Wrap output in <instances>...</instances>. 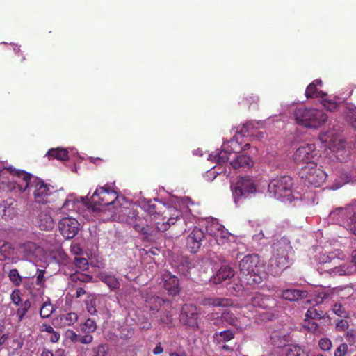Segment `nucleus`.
<instances>
[{"label":"nucleus","instance_id":"nucleus-1","mask_svg":"<svg viewBox=\"0 0 356 356\" xmlns=\"http://www.w3.org/2000/svg\"><path fill=\"white\" fill-rule=\"evenodd\" d=\"M33 175L13 166L0 170V189L4 191L24 193L29 188Z\"/></svg>","mask_w":356,"mask_h":356},{"label":"nucleus","instance_id":"nucleus-2","mask_svg":"<svg viewBox=\"0 0 356 356\" xmlns=\"http://www.w3.org/2000/svg\"><path fill=\"white\" fill-rule=\"evenodd\" d=\"M240 280L243 284L254 287L261 284L266 274L257 254L245 255L239 263Z\"/></svg>","mask_w":356,"mask_h":356},{"label":"nucleus","instance_id":"nucleus-3","mask_svg":"<svg viewBox=\"0 0 356 356\" xmlns=\"http://www.w3.org/2000/svg\"><path fill=\"white\" fill-rule=\"evenodd\" d=\"M293 250L289 243L274 245V253L270 259L269 270L273 276L280 275L292 264Z\"/></svg>","mask_w":356,"mask_h":356},{"label":"nucleus","instance_id":"nucleus-4","mask_svg":"<svg viewBox=\"0 0 356 356\" xmlns=\"http://www.w3.org/2000/svg\"><path fill=\"white\" fill-rule=\"evenodd\" d=\"M296 123L310 129H317L327 120V115L322 110L309 107H298L293 111Z\"/></svg>","mask_w":356,"mask_h":356},{"label":"nucleus","instance_id":"nucleus-5","mask_svg":"<svg viewBox=\"0 0 356 356\" xmlns=\"http://www.w3.org/2000/svg\"><path fill=\"white\" fill-rule=\"evenodd\" d=\"M293 186L292 177L283 175L276 177L270 181L268 191L277 200L291 203L293 199L291 191Z\"/></svg>","mask_w":356,"mask_h":356},{"label":"nucleus","instance_id":"nucleus-6","mask_svg":"<svg viewBox=\"0 0 356 356\" xmlns=\"http://www.w3.org/2000/svg\"><path fill=\"white\" fill-rule=\"evenodd\" d=\"M330 217L356 235V200L345 207H339L331 211Z\"/></svg>","mask_w":356,"mask_h":356},{"label":"nucleus","instance_id":"nucleus-7","mask_svg":"<svg viewBox=\"0 0 356 356\" xmlns=\"http://www.w3.org/2000/svg\"><path fill=\"white\" fill-rule=\"evenodd\" d=\"M118 194L107 186L97 188L91 197V204L93 210H99V207L113 205L119 204Z\"/></svg>","mask_w":356,"mask_h":356},{"label":"nucleus","instance_id":"nucleus-8","mask_svg":"<svg viewBox=\"0 0 356 356\" xmlns=\"http://www.w3.org/2000/svg\"><path fill=\"white\" fill-rule=\"evenodd\" d=\"M34 188V200L39 204H47L54 200V197L57 195L54 191V187L45 183L42 179L33 176L30 181V186Z\"/></svg>","mask_w":356,"mask_h":356},{"label":"nucleus","instance_id":"nucleus-9","mask_svg":"<svg viewBox=\"0 0 356 356\" xmlns=\"http://www.w3.org/2000/svg\"><path fill=\"white\" fill-rule=\"evenodd\" d=\"M300 176L305 180V184L314 187H318L323 184L327 177L325 172L317 168L315 163H310L303 166L300 171Z\"/></svg>","mask_w":356,"mask_h":356},{"label":"nucleus","instance_id":"nucleus-10","mask_svg":"<svg viewBox=\"0 0 356 356\" xmlns=\"http://www.w3.org/2000/svg\"><path fill=\"white\" fill-rule=\"evenodd\" d=\"M232 191L234 202L237 203L242 198L248 197L250 195L255 193L257 186L252 178L242 177L238 179L234 186H232Z\"/></svg>","mask_w":356,"mask_h":356},{"label":"nucleus","instance_id":"nucleus-11","mask_svg":"<svg viewBox=\"0 0 356 356\" xmlns=\"http://www.w3.org/2000/svg\"><path fill=\"white\" fill-rule=\"evenodd\" d=\"M127 221L134 229L144 236V239L149 241L156 233V229L147 224V219L140 216L136 211L129 213Z\"/></svg>","mask_w":356,"mask_h":356},{"label":"nucleus","instance_id":"nucleus-12","mask_svg":"<svg viewBox=\"0 0 356 356\" xmlns=\"http://www.w3.org/2000/svg\"><path fill=\"white\" fill-rule=\"evenodd\" d=\"M200 314L197 307L193 304H184L179 315L180 322L186 327L193 330L199 329Z\"/></svg>","mask_w":356,"mask_h":356},{"label":"nucleus","instance_id":"nucleus-13","mask_svg":"<svg viewBox=\"0 0 356 356\" xmlns=\"http://www.w3.org/2000/svg\"><path fill=\"white\" fill-rule=\"evenodd\" d=\"M159 285L170 296L179 295L181 291L179 278L169 271H164L162 273Z\"/></svg>","mask_w":356,"mask_h":356},{"label":"nucleus","instance_id":"nucleus-14","mask_svg":"<svg viewBox=\"0 0 356 356\" xmlns=\"http://www.w3.org/2000/svg\"><path fill=\"white\" fill-rule=\"evenodd\" d=\"M145 300V306L155 313L159 311L161 307L172 308V302L167 298H163L152 291H146L143 296Z\"/></svg>","mask_w":356,"mask_h":356},{"label":"nucleus","instance_id":"nucleus-15","mask_svg":"<svg viewBox=\"0 0 356 356\" xmlns=\"http://www.w3.org/2000/svg\"><path fill=\"white\" fill-rule=\"evenodd\" d=\"M58 229L64 238L72 239L78 233L79 223L75 218H63L58 222Z\"/></svg>","mask_w":356,"mask_h":356},{"label":"nucleus","instance_id":"nucleus-16","mask_svg":"<svg viewBox=\"0 0 356 356\" xmlns=\"http://www.w3.org/2000/svg\"><path fill=\"white\" fill-rule=\"evenodd\" d=\"M316 146L314 143H307L299 147L293 154V159L296 163H306V165L313 163L312 160L316 154Z\"/></svg>","mask_w":356,"mask_h":356},{"label":"nucleus","instance_id":"nucleus-17","mask_svg":"<svg viewBox=\"0 0 356 356\" xmlns=\"http://www.w3.org/2000/svg\"><path fill=\"white\" fill-rule=\"evenodd\" d=\"M204 233L200 228L195 227L187 237L186 247L192 253H196L202 245Z\"/></svg>","mask_w":356,"mask_h":356},{"label":"nucleus","instance_id":"nucleus-18","mask_svg":"<svg viewBox=\"0 0 356 356\" xmlns=\"http://www.w3.org/2000/svg\"><path fill=\"white\" fill-rule=\"evenodd\" d=\"M323 87V82L321 79L314 80L306 88L305 96L307 99H322L327 95L321 88Z\"/></svg>","mask_w":356,"mask_h":356},{"label":"nucleus","instance_id":"nucleus-19","mask_svg":"<svg viewBox=\"0 0 356 356\" xmlns=\"http://www.w3.org/2000/svg\"><path fill=\"white\" fill-rule=\"evenodd\" d=\"M169 211H172V213L170 214V217L168 218L166 221H163V222H156L155 226L156 232H165L168 230L171 227L172 225L175 224V222L177 221L179 217L181 215L180 211L175 209H170Z\"/></svg>","mask_w":356,"mask_h":356},{"label":"nucleus","instance_id":"nucleus-20","mask_svg":"<svg viewBox=\"0 0 356 356\" xmlns=\"http://www.w3.org/2000/svg\"><path fill=\"white\" fill-rule=\"evenodd\" d=\"M234 275V270L232 268L229 266H222L212 277V281L215 284H219L223 281L232 277Z\"/></svg>","mask_w":356,"mask_h":356},{"label":"nucleus","instance_id":"nucleus-21","mask_svg":"<svg viewBox=\"0 0 356 356\" xmlns=\"http://www.w3.org/2000/svg\"><path fill=\"white\" fill-rule=\"evenodd\" d=\"M308 292L300 289H286L282 291L281 297L289 301H298L307 297Z\"/></svg>","mask_w":356,"mask_h":356},{"label":"nucleus","instance_id":"nucleus-22","mask_svg":"<svg viewBox=\"0 0 356 356\" xmlns=\"http://www.w3.org/2000/svg\"><path fill=\"white\" fill-rule=\"evenodd\" d=\"M236 332L232 329L226 330L216 332L213 334V341L217 345H221L222 343H226L235 338Z\"/></svg>","mask_w":356,"mask_h":356},{"label":"nucleus","instance_id":"nucleus-23","mask_svg":"<svg viewBox=\"0 0 356 356\" xmlns=\"http://www.w3.org/2000/svg\"><path fill=\"white\" fill-rule=\"evenodd\" d=\"M254 162L250 156L245 154L237 156L230 162V165L234 169H239L241 168H250L253 165Z\"/></svg>","mask_w":356,"mask_h":356},{"label":"nucleus","instance_id":"nucleus-24","mask_svg":"<svg viewBox=\"0 0 356 356\" xmlns=\"http://www.w3.org/2000/svg\"><path fill=\"white\" fill-rule=\"evenodd\" d=\"M38 226L42 230L49 231L54 228V221L49 213L43 211L38 216Z\"/></svg>","mask_w":356,"mask_h":356},{"label":"nucleus","instance_id":"nucleus-25","mask_svg":"<svg viewBox=\"0 0 356 356\" xmlns=\"http://www.w3.org/2000/svg\"><path fill=\"white\" fill-rule=\"evenodd\" d=\"M202 304L208 307H228L232 301L228 298L209 297L204 299Z\"/></svg>","mask_w":356,"mask_h":356},{"label":"nucleus","instance_id":"nucleus-26","mask_svg":"<svg viewBox=\"0 0 356 356\" xmlns=\"http://www.w3.org/2000/svg\"><path fill=\"white\" fill-rule=\"evenodd\" d=\"M269 296L258 293L251 298L250 303L254 307L266 309L269 306Z\"/></svg>","mask_w":356,"mask_h":356},{"label":"nucleus","instance_id":"nucleus-27","mask_svg":"<svg viewBox=\"0 0 356 356\" xmlns=\"http://www.w3.org/2000/svg\"><path fill=\"white\" fill-rule=\"evenodd\" d=\"M38 248L39 247L35 243L27 241L20 245L19 251L26 259H29L35 255Z\"/></svg>","mask_w":356,"mask_h":356},{"label":"nucleus","instance_id":"nucleus-28","mask_svg":"<svg viewBox=\"0 0 356 356\" xmlns=\"http://www.w3.org/2000/svg\"><path fill=\"white\" fill-rule=\"evenodd\" d=\"M321 103L323 107L330 112H334L339 109L341 103L336 100V98H331L325 96L321 99Z\"/></svg>","mask_w":356,"mask_h":356},{"label":"nucleus","instance_id":"nucleus-29","mask_svg":"<svg viewBox=\"0 0 356 356\" xmlns=\"http://www.w3.org/2000/svg\"><path fill=\"white\" fill-rule=\"evenodd\" d=\"M220 318L222 322H226L227 323L232 326H234L236 329H242L238 325V318L229 310L224 311L221 314Z\"/></svg>","mask_w":356,"mask_h":356},{"label":"nucleus","instance_id":"nucleus-30","mask_svg":"<svg viewBox=\"0 0 356 356\" xmlns=\"http://www.w3.org/2000/svg\"><path fill=\"white\" fill-rule=\"evenodd\" d=\"M100 280L111 289H117L120 287V282L113 275L102 273L100 275Z\"/></svg>","mask_w":356,"mask_h":356},{"label":"nucleus","instance_id":"nucleus-31","mask_svg":"<svg viewBox=\"0 0 356 356\" xmlns=\"http://www.w3.org/2000/svg\"><path fill=\"white\" fill-rule=\"evenodd\" d=\"M259 97L254 94H245L240 98L239 104L244 106L250 108L251 106L257 105Z\"/></svg>","mask_w":356,"mask_h":356},{"label":"nucleus","instance_id":"nucleus-32","mask_svg":"<svg viewBox=\"0 0 356 356\" xmlns=\"http://www.w3.org/2000/svg\"><path fill=\"white\" fill-rule=\"evenodd\" d=\"M49 159L65 161L68 159V152L63 148L51 149L47 154Z\"/></svg>","mask_w":356,"mask_h":356},{"label":"nucleus","instance_id":"nucleus-33","mask_svg":"<svg viewBox=\"0 0 356 356\" xmlns=\"http://www.w3.org/2000/svg\"><path fill=\"white\" fill-rule=\"evenodd\" d=\"M61 326H70L78 321V315L74 312H69L59 316Z\"/></svg>","mask_w":356,"mask_h":356},{"label":"nucleus","instance_id":"nucleus-34","mask_svg":"<svg viewBox=\"0 0 356 356\" xmlns=\"http://www.w3.org/2000/svg\"><path fill=\"white\" fill-rule=\"evenodd\" d=\"M14 253L13 245L8 242H5L0 247V261L10 259Z\"/></svg>","mask_w":356,"mask_h":356},{"label":"nucleus","instance_id":"nucleus-35","mask_svg":"<svg viewBox=\"0 0 356 356\" xmlns=\"http://www.w3.org/2000/svg\"><path fill=\"white\" fill-rule=\"evenodd\" d=\"M353 273V268L348 264H342L330 270V273L334 275H348Z\"/></svg>","mask_w":356,"mask_h":356},{"label":"nucleus","instance_id":"nucleus-36","mask_svg":"<svg viewBox=\"0 0 356 356\" xmlns=\"http://www.w3.org/2000/svg\"><path fill=\"white\" fill-rule=\"evenodd\" d=\"M314 320L305 318L302 323V327L305 330L312 334H317L318 332L319 327L317 323L314 321Z\"/></svg>","mask_w":356,"mask_h":356},{"label":"nucleus","instance_id":"nucleus-37","mask_svg":"<svg viewBox=\"0 0 356 356\" xmlns=\"http://www.w3.org/2000/svg\"><path fill=\"white\" fill-rule=\"evenodd\" d=\"M286 356H307L305 349L299 345H289Z\"/></svg>","mask_w":356,"mask_h":356},{"label":"nucleus","instance_id":"nucleus-38","mask_svg":"<svg viewBox=\"0 0 356 356\" xmlns=\"http://www.w3.org/2000/svg\"><path fill=\"white\" fill-rule=\"evenodd\" d=\"M332 311L334 314L341 318H348L350 316L349 312L346 309V307L341 302H335L332 306Z\"/></svg>","mask_w":356,"mask_h":356},{"label":"nucleus","instance_id":"nucleus-39","mask_svg":"<svg viewBox=\"0 0 356 356\" xmlns=\"http://www.w3.org/2000/svg\"><path fill=\"white\" fill-rule=\"evenodd\" d=\"M19 306V307L17 309L16 314L18 318V321L21 322L31 308V303L29 300H26L20 303Z\"/></svg>","mask_w":356,"mask_h":356},{"label":"nucleus","instance_id":"nucleus-40","mask_svg":"<svg viewBox=\"0 0 356 356\" xmlns=\"http://www.w3.org/2000/svg\"><path fill=\"white\" fill-rule=\"evenodd\" d=\"M80 330L83 333H92L97 329L96 322L91 319L88 318L83 323L79 325Z\"/></svg>","mask_w":356,"mask_h":356},{"label":"nucleus","instance_id":"nucleus-41","mask_svg":"<svg viewBox=\"0 0 356 356\" xmlns=\"http://www.w3.org/2000/svg\"><path fill=\"white\" fill-rule=\"evenodd\" d=\"M172 308L163 307L160 315V321L165 325H170L172 323V314L171 313Z\"/></svg>","mask_w":356,"mask_h":356},{"label":"nucleus","instance_id":"nucleus-42","mask_svg":"<svg viewBox=\"0 0 356 356\" xmlns=\"http://www.w3.org/2000/svg\"><path fill=\"white\" fill-rule=\"evenodd\" d=\"M232 152H229V149H227L223 148V149L219 151L215 156V160L218 164H223L227 162L229 160V154Z\"/></svg>","mask_w":356,"mask_h":356},{"label":"nucleus","instance_id":"nucleus-43","mask_svg":"<svg viewBox=\"0 0 356 356\" xmlns=\"http://www.w3.org/2000/svg\"><path fill=\"white\" fill-rule=\"evenodd\" d=\"M305 316L312 320H321L324 318L323 312L317 310L314 307H310L307 309Z\"/></svg>","mask_w":356,"mask_h":356},{"label":"nucleus","instance_id":"nucleus-44","mask_svg":"<svg viewBox=\"0 0 356 356\" xmlns=\"http://www.w3.org/2000/svg\"><path fill=\"white\" fill-rule=\"evenodd\" d=\"M222 147L223 148L229 149L230 152L234 153L240 152L242 149L238 141L234 138L224 143Z\"/></svg>","mask_w":356,"mask_h":356},{"label":"nucleus","instance_id":"nucleus-45","mask_svg":"<svg viewBox=\"0 0 356 356\" xmlns=\"http://www.w3.org/2000/svg\"><path fill=\"white\" fill-rule=\"evenodd\" d=\"M10 280L17 286L22 284V277L16 268L11 269L8 273Z\"/></svg>","mask_w":356,"mask_h":356},{"label":"nucleus","instance_id":"nucleus-46","mask_svg":"<svg viewBox=\"0 0 356 356\" xmlns=\"http://www.w3.org/2000/svg\"><path fill=\"white\" fill-rule=\"evenodd\" d=\"M108 345L102 343L92 348L93 356H106L108 353Z\"/></svg>","mask_w":356,"mask_h":356},{"label":"nucleus","instance_id":"nucleus-47","mask_svg":"<svg viewBox=\"0 0 356 356\" xmlns=\"http://www.w3.org/2000/svg\"><path fill=\"white\" fill-rule=\"evenodd\" d=\"M222 226L223 225L218 222L213 221L207 226V232L209 235L215 237L217 235V232H219Z\"/></svg>","mask_w":356,"mask_h":356},{"label":"nucleus","instance_id":"nucleus-48","mask_svg":"<svg viewBox=\"0 0 356 356\" xmlns=\"http://www.w3.org/2000/svg\"><path fill=\"white\" fill-rule=\"evenodd\" d=\"M53 309V305L50 302H44L40 308V316L42 318H49L52 314Z\"/></svg>","mask_w":356,"mask_h":356},{"label":"nucleus","instance_id":"nucleus-49","mask_svg":"<svg viewBox=\"0 0 356 356\" xmlns=\"http://www.w3.org/2000/svg\"><path fill=\"white\" fill-rule=\"evenodd\" d=\"M230 236V233L224 226L217 232V235L215 236L218 244H223L224 240L227 239Z\"/></svg>","mask_w":356,"mask_h":356},{"label":"nucleus","instance_id":"nucleus-50","mask_svg":"<svg viewBox=\"0 0 356 356\" xmlns=\"http://www.w3.org/2000/svg\"><path fill=\"white\" fill-rule=\"evenodd\" d=\"M353 350L348 348V346L346 343H342L336 349L334 352V356H345L346 354H351Z\"/></svg>","mask_w":356,"mask_h":356},{"label":"nucleus","instance_id":"nucleus-51","mask_svg":"<svg viewBox=\"0 0 356 356\" xmlns=\"http://www.w3.org/2000/svg\"><path fill=\"white\" fill-rule=\"evenodd\" d=\"M270 340L273 346L277 348H282L285 346V340L282 339L277 332H274L270 336Z\"/></svg>","mask_w":356,"mask_h":356},{"label":"nucleus","instance_id":"nucleus-52","mask_svg":"<svg viewBox=\"0 0 356 356\" xmlns=\"http://www.w3.org/2000/svg\"><path fill=\"white\" fill-rule=\"evenodd\" d=\"M45 273H46L45 270L38 269V268L36 269L35 282H36L37 285H38L41 287H43L44 286V283L46 281L45 276H44Z\"/></svg>","mask_w":356,"mask_h":356},{"label":"nucleus","instance_id":"nucleus-53","mask_svg":"<svg viewBox=\"0 0 356 356\" xmlns=\"http://www.w3.org/2000/svg\"><path fill=\"white\" fill-rule=\"evenodd\" d=\"M74 264L79 269L86 270L88 268V261L83 257H76L74 259Z\"/></svg>","mask_w":356,"mask_h":356},{"label":"nucleus","instance_id":"nucleus-54","mask_svg":"<svg viewBox=\"0 0 356 356\" xmlns=\"http://www.w3.org/2000/svg\"><path fill=\"white\" fill-rule=\"evenodd\" d=\"M347 121L356 129V108H350L346 115Z\"/></svg>","mask_w":356,"mask_h":356},{"label":"nucleus","instance_id":"nucleus-55","mask_svg":"<svg viewBox=\"0 0 356 356\" xmlns=\"http://www.w3.org/2000/svg\"><path fill=\"white\" fill-rule=\"evenodd\" d=\"M318 346L322 350L328 351L332 348V343L330 339L325 337L319 340Z\"/></svg>","mask_w":356,"mask_h":356},{"label":"nucleus","instance_id":"nucleus-56","mask_svg":"<svg viewBox=\"0 0 356 356\" xmlns=\"http://www.w3.org/2000/svg\"><path fill=\"white\" fill-rule=\"evenodd\" d=\"M10 300L15 305H19L22 300L21 298V291L19 289H14L10 294Z\"/></svg>","mask_w":356,"mask_h":356},{"label":"nucleus","instance_id":"nucleus-57","mask_svg":"<svg viewBox=\"0 0 356 356\" xmlns=\"http://www.w3.org/2000/svg\"><path fill=\"white\" fill-rule=\"evenodd\" d=\"M345 338L347 342L352 346L355 342V332L353 329L348 330L345 333Z\"/></svg>","mask_w":356,"mask_h":356},{"label":"nucleus","instance_id":"nucleus-58","mask_svg":"<svg viewBox=\"0 0 356 356\" xmlns=\"http://www.w3.org/2000/svg\"><path fill=\"white\" fill-rule=\"evenodd\" d=\"M87 310L91 315H95L97 313V310L96 309V300L91 299L89 302H87Z\"/></svg>","mask_w":356,"mask_h":356},{"label":"nucleus","instance_id":"nucleus-59","mask_svg":"<svg viewBox=\"0 0 356 356\" xmlns=\"http://www.w3.org/2000/svg\"><path fill=\"white\" fill-rule=\"evenodd\" d=\"M349 324L345 319H341L336 323V330L338 331H343L348 328Z\"/></svg>","mask_w":356,"mask_h":356},{"label":"nucleus","instance_id":"nucleus-60","mask_svg":"<svg viewBox=\"0 0 356 356\" xmlns=\"http://www.w3.org/2000/svg\"><path fill=\"white\" fill-rule=\"evenodd\" d=\"M66 337L73 343H78L79 335L77 334L74 331L68 330L65 333Z\"/></svg>","mask_w":356,"mask_h":356},{"label":"nucleus","instance_id":"nucleus-61","mask_svg":"<svg viewBox=\"0 0 356 356\" xmlns=\"http://www.w3.org/2000/svg\"><path fill=\"white\" fill-rule=\"evenodd\" d=\"M93 337L89 333H85L83 336L79 335V341L82 344H90L92 342Z\"/></svg>","mask_w":356,"mask_h":356},{"label":"nucleus","instance_id":"nucleus-62","mask_svg":"<svg viewBox=\"0 0 356 356\" xmlns=\"http://www.w3.org/2000/svg\"><path fill=\"white\" fill-rule=\"evenodd\" d=\"M78 273V276H79L80 278V282L88 283L90 282L92 280V276L90 275L85 274L79 271Z\"/></svg>","mask_w":356,"mask_h":356},{"label":"nucleus","instance_id":"nucleus-63","mask_svg":"<svg viewBox=\"0 0 356 356\" xmlns=\"http://www.w3.org/2000/svg\"><path fill=\"white\" fill-rule=\"evenodd\" d=\"M74 200L67 198L65 200L62 207L63 209H70V210L74 209Z\"/></svg>","mask_w":356,"mask_h":356},{"label":"nucleus","instance_id":"nucleus-64","mask_svg":"<svg viewBox=\"0 0 356 356\" xmlns=\"http://www.w3.org/2000/svg\"><path fill=\"white\" fill-rule=\"evenodd\" d=\"M152 352H153L154 355H156L161 354L163 352V348L161 346V343H158L156 345L155 348L153 349Z\"/></svg>","mask_w":356,"mask_h":356}]
</instances>
